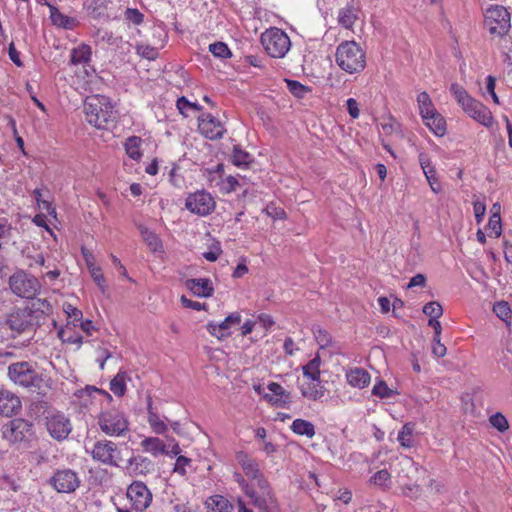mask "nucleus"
<instances>
[{
	"mask_svg": "<svg viewBox=\"0 0 512 512\" xmlns=\"http://www.w3.org/2000/svg\"><path fill=\"white\" fill-rule=\"evenodd\" d=\"M346 379L351 386L361 389L370 383L371 377L365 369L355 367L347 371Z\"/></svg>",
	"mask_w": 512,
	"mask_h": 512,
	"instance_id": "obj_25",
	"label": "nucleus"
},
{
	"mask_svg": "<svg viewBox=\"0 0 512 512\" xmlns=\"http://www.w3.org/2000/svg\"><path fill=\"white\" fill-rule=\"evenodd\" d=\"M139 232L143 241L147 244L149 249L153 252L162 251V241L158 235L143 225H138Z\"/></svg>",
	"mask_w": 512,
	"mask_h": 512,
	"instance_id": "obj_28",
	"label": "nucleus"
},
{
	"mask_svg": "<svg viewBox=\"0 0 512 512\" xmlns=\"http://www.w3.org/2000/svg\"><path fill=\"white\" fill-rule=\"evenodd\" d=\"M138 55L148 60H154L158 56V50L148 44L140 43L136 45Z\"/></svg>",
	"mask_w": 512,
	"mask_h": 512,
	"instance_id": "obj_49",
	"label": "nucleus"
},
{
	"mask_svg": "<svg viewBox=\"0 0 512 512\" xmlns=\"http://www.w3.org/2000/svg\"><path fill=\"white\" fill-rule=\"evenodd\" d=\"M252 161L251 155L242 150L240 147L235 146L232 153V162L238 167H246Z\"/></svg>",
	"mask_w": 512,
	"mask_h": 512,
	"instance_id": "obj_43",
	"label": "nucleus"
},
{
	"mask_svg": "<svg viewBox=\"0 0 512 512\" xmlns=\"http://www.w3.org/2000/svg\"><path fill=\"white\" fill-rule=\"evenodd\" d=\"M423 313L430 317L429 319V325L434 324V320L441 317L443 313L442 306L436 302L432 301L424 305L423 307Z\"/></svg>",
	"mask_w": 512,
	"mask_h": 512,
	"instance_id": "obj_42",
	"label": "nucleus"
},
{
	"mask_svg": "<svg viewBox=\"0 0 512 512\" xmlns=\"http://www.w3.org/2000/svg\"><path fill=\"white\" fill-rule=\"evenodd\" d=\"M372 394L381 399H384L395 396L397 392L389 388L386 382L381 380L374 385L372 389Z\"/></svg>",
	"mask_w": 512,
	"mask_h": 512,
	"instance_id": "obj_45",
	"label": "nucleus"
},
{
	"mask_svg": "<svg viewBox=\"0 0 512 512\" xmlns=\"http://www.w3.org/2000/svg\"><path fill=\"white\" fill-rule=\"evenodd\" d=\"M176 107L183 116L187 117V111L190 109V101L184 96L180 97L176 102Z\"/></svg>",
	"mask_w": 512,
	"mask_h": 512,
	"instance_id": "obj_62",
	"label": "nucleus"
},
{
	"mask_svg": "<svg viewBox=\"0 0 512 512\" xmlns=\"http://www.w3.org/2000/svg\"><path fill=\"white\" fill-rule=\"evenodd\" d=\"M335 62L348 74H359L366 67V53L355 41H343L335 52Z\"/></svg>",
	"mask_w": 512,
	"mask_h": 512,
	"instance_id": "obj_1",
	"label": "nucleus"
},
{
	"mask_svg": "<svg viewBox=\"0 0 512 512\" xmlns=\"http://www.w3.org/2000/svg\"><path fill=\"white\" fill-rule=\"evenodd\" d=\"M208 505L212 512H228L232 508L230 502L221 495L210 497Z\"/></svg>",
	"mask_w": 512,
	"mask_h": 512,
	"instance_id": "obj_39",
	"label": "nucleus"
},
{
	"mask_svg": "<svg viewBox=\"0 0 512 512\" xmlns=\"http://www.w3.org/2000/svg\"><path fill=\"white\" fill-rule=\"evenodd\" d=\"M47 430L57 440L66 439L72 430L71 423L63 414H53L47 418Z\"/></svg>",
	"mask_w": 512,
	"mask_h": 512,
	"instance_id": "obj_17",
	"label": "nucleus"
},
{
	"mask_svg": "<svg viewBox=\"0 0 512 512\" xmlns=\"http://www.w3.org/2000/svg\"><path fill=\"white\" fill-rule=\"evenodd\" d=\"M487 230L489 231V236H494L498 238L502 233V224L500 217V206H498V210L496 212H492V215L489 218V222L487 225Z\"/></svg>",
	"mask_w": 512,
	"mask_h": 512,
	"instance_id": "obj_37",
	"label": "nucleus"
},
{
	"mask_svg": "<svg viewBox=\"0 0 512 512\" xmlns=\"http://www.w3.org/2000/svg\"><path fill=\"white\" fill-rule=\"evenodd\" d=\"M257 319L260 326L265 330L271 329V327L275 324L273 318L265 313L259 314Z\"/></svg>",
	"mask_w": 512,
	"mask_h": 512,
	"instance_id": "obj_58",
	"label": "nucleus"
},
{
	"mask_svg": "<svg viewBox=\"0 0 512 512\" xmlns=\"http://www.w3.org/2000/svg\"><path fill=\"white\" fill-rule=\"evenodd\" d=\"M12 226L9 223L8 219L1 218L0 219V238H8L11 235Z\"/></svg>",
	"mask_w": 512,
	"mask_h": 512,
	"instance_id": "obj_60",
	"label": "nucleus"
},
{
	"mask_svg": "<svg viewBox=\"0 0 512 512\" xmlns=\"http://www.w3.org/2000/svg\"><path fill=\"white\" fill-rule=\"evenodd\" d=\"M425 284H426L425 275L419 273L410 279L407 287L408 288L417 287V286L424 287Z\"/></svg>",
	"mask_w": 512,
	"mask_h": 512,
	"instance_id": "obj_64",
	"label": "nucleus"
},
{
	"mask_svg": "<svg viewBox=\"0 0 512 512\" xmlns=\"http://www.w3.org/2000/svg\"><path fill=\"white\" fill-rule=\"evenodd\" d=\"M190 464H191L190 458H188L186 456L179 455L176 459V463L174 465L173 471L181 476H185L187 473L186 467L190 466Z\"/></svg>",
	"mask_w": 512,
	"mask_h": 512,
	"instance_id": "obj_54",
	"label": "nucleus"
},
{
	"mask_svg": "<svg viewBox=\"0 0 512 512\" xmlns=\"http://www.w3.org/2000/svg\"><path fill=\"white\" fill-rule=\"evenodd\" d=\"M185 286L197 297H210L214 291L213 284L208 278L188 279Z\"/></svg>",
	"mask_w": 512,
	"mask_h": 512,
	"instance_id": "obj_21",
	"label": "nucleus"
},
{
	"mask_svg": "<svg viewBox=\"0 0 512 512\" xmlns=\"http://www.w3.org/2000/svg\"><path fill=\"white\" fill-rule=\"evenodd\" d=\"M8 375L15 384L23 387L34 386L39 380L38 375L27 362L11 364L8 369Z\"/></svg>",
	"mask_w": 512,
	"mask_h": 512,
	"instance_id": "obj_14",
	"label": "nucleus"
},
{
	"mask_svg": "<svg viewBox=\"0 0 512 512\" xmlns=\"http://www.w3.org/2000/svg\"><path fill=\"white\" fill-rule=\"evenodd\" d=\"M450 91L469 117L485 127L492 126L493 116L486 106L472 98L467 91L458 84H452Z\"/></svg>",
	"mask_w": 512,
	"mask_h": 512,
	"instance_id": "obj_3",
	"label": "nucleus"
},
{
	"mask_svg": "<svg viewBox=\"0 0 512 512\" xmlns=\"http://www.w3.org/2000/svg\"><path fill=\"white\" fill-rule=\"evenodd\" d=\"M300 390L303 397L316 401L324 396L325 388L321 384V380L305 379L300 384Z\"/></svg>",
	"mask_w": 512,
	"mask_h": 512,
	"instance_id": "obj_22",
	"label": "nucleus"
},
{
	"mask_svg": "<svg viewBox=\"0 0 512 512\" xmlns=\"http://www.w3.org/2000/svg\"><path fill=\"white\" fill-rule=\"evenodd\" d=\"M141 446L144 451L151 453L153 456L165 454V452H167L166 444L157 437H147L143 439Z\"/></svg>",
	"mask_w": 512,
	"mask_h": 512,
	"instance_id": "obj_29",
	"label": "nucleus"
},
{
	"mask_svg": "<svg viewBox=\"0 0 512 512\" xmlns=\"http://www.w3.org/2000/svg\"><path fill=\"white\" fill-rule=\"evenodd\" d=\"M147 410L148 422L152 430L157 434H164L168 429L167 425L160 419L159 415L153 411L151 399L148 400Z\"/></svg>",
	"mask_w": 512,
	"mask_h": 512,
	"instance_id": "obj_31",
	"label": "nucleus"
},
{
	"mask_svg": "<svg viewBox=\"0 0 512 512\" xmlns=\"http://www.w3.org/2000/svg\"><path fill=\"white\" fill-rule=\"evenodd\" d=\"M291 430L295 434L306 436L308 438H312L315 435L314 425L310 421L304 419L294 420L291 425Z\"/></svg>",
	"mask_w": 512,
	"mask_h": 512,
	"instance_id": "obj_33",
	"label": "nucleus"
},
{
	"mask_svg": "<svg viewBox=\"0 0 512 512\" xmlns=\"http://www.w3.org/2000/svg\"><path fill=\"white\" fill-rule=\"evenodd\" d=\"M313 332H314L316 342L319 345V349H326L329 347L336 348L332 342L331 336L329 335V333L326 330H324L320 327H316V328H314Z\"/></svg>",
	"mask_w": 512,
	"mask_h": 512,
	"instance_id": "obj_40",
	"label": "nucleus"
},
{
	"mask_svg": "<svg viewBox=\"0 0 512 512\" xmlns=\"http://www.w3.org/2000/svg\"><path fill=\"white\" fill-rule=\"evenodd\" d=\"M422 120L436 136H443L446 133V121L438 111L422 117Z\"/></svg>",
	"mask_w": 512,
	"mask_h": 512,
	"instance_id": "obj_24",
	"label": "nucleus"
},
{
	"mask_svg": "<svg viewBox=\"0 0 512 512\" xmlns=\"http://www.w3.org/2000/svg\"><path fill=\"white\" fill-rule=\"evenodd\" d=\"M346 107L349 115L353 119H357L360 115V110L358 107V102L354 98H349L346 101Z\"/></svg>",
	"mask_w": 512,
	"mask_h": 512,
	"instance_id": "obj_56",
	"label": "nucleus"
},
{
	"mask_svg": "<svg viewBox=\"0 0 512 512\" xmlns=\"http://www.w3.org/2000/svg\"><path fill=\"white\" fill-rule=\"evenodd\" d=\"M390 479H391L390 473L386 469H383V470H380V471L376 472L370 478V482L373 483L376 486L383 487L388 482H390Z\"/></svg>",
	"mask_w": 512,
	"mask_h": 512,
	"instance_id": "obj_51",
	"label": "nucleus"
},
{
	"mask_svg": "<svg viewBox=\"0 0 512 512\" xmlns=\"http://www.w3.org/2000/svg\"><path fill=\"white\" fill-rule=\"evenodd\" d=\"M216 203L212 195L204 190H199L187 196L185 207L193 214L206 216L212 213Z\"/></svg>",
	"mask_w": 512,
	"mask_h": 512,
	"instance_id": "obj_11",
	"label": "nucleus"
},
{
	"mask_svg": "<svg viewBox=\"0 0 512 512\" xmlns=\"http://www.w3.org/2000/svg\"><path fill=\"white\" fill-rule=\"evenodd\" d=\"M9 286L14 294L27 299L33 298L40 289L38 279L23 270H19L10 276Z\"/></svg>",
	"mask_w": 512,
	"mask_h": 512,
	"instance_id": "obj_8",
	"label": "nucleus"
},
{
	"mask_svg": "<svg viewBox=\"0 0 512 512\" xmlns=\"http://www.w3.org/2000/svg\"><path fill=\"white\" fill-rule=\"evenodd\" d=\"M91 47L86 44H81L71 51V63L74 65L87 64L91 59Z\"/></svg>",
	"mask_w": 512,
	"mask_h": 512,
	"instance_id": "obj_30",
	"label": "nucleus"
},
{
	"mask_svg": "<svg viewBox=\"0 0 512 512\" xmlns=\"http://www.w3.org/2000/svg\"><path fill=\"white\" fill-rule=\"evenodd\" d=\"M198 121L199 131L208 139L215 140L222 138L226 132V129L221 121L211 114H203L201 117H199Z\"/></svg>",
	"mask_w": 512,
	"mask_h": 512,
	"instance_id": "obj_16",
	"label": "nucleus"
},
{
	"mask_svg": "<svg viewBox=\"0 0 512 512\" xmlns=\"http://www.w3.org/2000/svg\"><path fill=\"white\" fill-rule=\"evenodd\" d=\"M167 446V452H165V455H168L170 457L177 456L181 453V448L178 444V442L175 441V439L169 440Z\"/></svg>",
	"mask_w": 512,
	"mask_h": 512,
	"instance_id": "obj_59",
	"label": "nucleus"
},
{
	"mask_svg": "<svg viewBox=\"0 0 512 512\" xmlns=\"http://www.w3.org/2000/svg\"><path fill=\"white\" fill-rule=\"evenodd\" d=\"M493 311L504 322H508L511 318L512 311L510 306L505 301H500L494 304Z\"/></svg>",
	"mask_w": 512,
	"mask_h": 512,
	"instance_id": "obj_47",
	"label": "nucleus"
},
{
	"mask_svg": "<svg viewBox=\"0 0 512 512\" xmlns=\"http://www.w3.org/2000/svg\"><path fill=\"white\" fill-rule=\"evenodd\" d=\"M265 51L273 58H283L291 48L289 36L281 29L273 27L261 35Z\"/></svg>",
	"mask_w": 512,
	"mask_h": 512,
	"instance_id": "obj_5",
	"label": "nucleus"
},
{
	"mask_svg": "<svg viewBox=\"0 0 512 512\" xmlns=\"http://www.w3.org/2000/svg\"><path fill=\"white\" fill-rule=\"evenodd\" d=\"M125 470L133 477L146 476L155 471V463L148 457L134 455L127 460Z\"/></svg>",
	"mask_w": 512,
	"mask_h": 512,
	"instance_id": "obj_18",
	"label": "nucleus"
},
{
	"mask_svg": "<svg viewBox=\"0 0 512 512\" xmlns=\"http://www.w3.org/2000/svg\"><path fill=\"white\" fill-rule=\"evenodd\" d=\"M417 103L421 117L437 111L429 94L425 91L418 94Z\"/></svg>",
	"mask_w": 512,
	"mask_h": 512,
	"instance_id": "obj_35",
	"label": "nucleus"
},
{
	"mask_svg": "<svg viewBox=\"0 0 512 512\" xmlns=\"http://www.w3.org/2000/svg\"><path fill=\"white\" fill-rule=\"evenodd\" d=\"M98 424L102 432L108 436H124L129 430V422L124 414L111 409L100 413Z\"/></svg>",
	"mask_w": 512,
	"mask_h": 512,
	"instance_id": "obj_7",
	"label": "nucleus"
},
{
	"mask_svg": "<svg viewBox=\"0 0 512 512\" xmlns=\"http://www.w3.org/2000/svg\"><path fill=\"white\" fill-rule=\"evenodd\" d=\"M420 165L423 169L431 190L438 194L441 191V184L436 177V171L434 167L431 165L429 159L424 156H420Z\"/></svg>",
	"mask_w": 512,
	"mask_h": 512,
	"instance_id": "obj_27",
	"label": "nucleus"
},
{
	"mask_svg": "<svg viewBox=\"0 0 512 512\" xmlns=\"http://www.w3.org/2000/svg\"><path fill=\"white\" fill-rule=\"evenodd\" d=\"M241 323V315L238 312L229 314L221 323H209L207 325L208 332L223 339L231 335L232 330L237 328Z\"/></svg>",
	"mask_w": 512,
	"mask_h": 512,
	"instance_id": "obj_15",
	"label": "nucleus"
},
{
	"mask_svg": "<svg viewBox=\"0 0 512 512\" xmlns=\"http://www.w3.org/2000/svg\"><path fill=\"white\" fill-rule=\"evenodd\" d=\"M91 456L93 460L113 467H118L121 460V452L117 444L106 439L94 443Z\"/></svg>",
	"mask_w": 512,
	"mask_h": 512,
	"instance_id": "obj_10",
	"label": "nucleus"
},
{
	"mask_svg": "<svg viewBox=\"0 0 512 512\" xmlns=\"http://www.w3.org/2000/svg\"><path fill=\"white\" fill-rule=\"evenodd\" d=\"M414 432V424L406 423L398 433L397 440L404 448H411L414 445L412 434Z\"/></svg>",
	"mask_w": 512,
	"mask_h": 512,
	"instance_id": "obj_36",
	"label": "nucleus"
},
{
	"mask_svg": "<svg viewBox=\"0 0 512 512\" xmlns=\"http://www.w3.org/2000/svg\"><path fill=\"white\" fill-rule=\"evenodd\" d=\"M141 144H142V139L137 136H131L126 140V142L124 144L125 151L131 159L136 160V161L141 159V157H142Z\"/></svg>",
	"mask_w": 512,
	"mask_h": 512,
	"instance_id": "obj_32",
	"label": "nucleus"
},
{
	"mask_svg": "<svg viewBox=\"0 0 512 512\" xmlns=\"http://www.w3.org/2000/svg\"><path fill=\"white\" fill-rule=\"evenodd\" d=\"M125 20L134 24L140 25L144 21V15L136 8H127L124 12Z\"/></svg>",
	"mask_w": 512,
	"mask_h": 512,
	"instance_id": "obj_50",
	"label": "nucleus"
},
{
	"mask_svg": "<svg viewBox=\"0 0 512 512\" xmlns=\"http://www.w3.org/2000/svg\"><path fill=\"white\" fill-rule=\"evenodd\" d=\"M89 273H90L93 281L95 282V284L101 291V293L105 294L107 291V284H106V279L104 277V274L102 273L101 267L100 266H97L95 268L92 267V269L89 270Z\"/></svg>",
	"mask_w": 512,
	"mask_h": 512,
	"instance_id": "obj_46",
	"label": "nucleus"
},
{
	"mask_svg": "<svg viewBox=\"0 0 512 512\" xmlns=\"http://www.w3.org/2000/svg\"><path fill=\"white\" fill-rule=\"evenodd\" d=\"M320 355L316 354L308 364L303 366V376L305 379L317 380L320 379Z\"/></svg>",
	"mask_w": 512,
	"mask_h": 512,
	"instance_id": "obj_34",
	"label": "nucleus"
},
{
	"mask_svg": "<svg viewBox=\"0 0 512 512\" xmlns=\"http://www.w3.org/2000/svg\"><path fill=\"white\" fill-rule=\"evenodd\" d=\"M51 18L54 24H57L62 27H69L70 19L60 13H51Z\"/></svg>",
	"mask_w": 512,
	"mask_h": 512,
	"instance_id": "obj_63",
	"label": "nucleus"
},
{
	"mask_svg": "<svg viewBox=\"0 0 512 512\" xmlns=\"http://www.w3.org/2000/svg\"><path fill=\"white\" fill-rule=\"evenodd\" d=\"M81 253H82V256H83V258L85 260V263H86V266H87L88 270L92 269V267L95 268V267L98 266V265H96L95 257H94L93 253L90 250H88L85 247H82L81 248Z\"/></svg>",
	"mask_w": 512,
	"mask_h": 512,
	"instance_id": "obj_57",
	"label": "nucleus"
},
{
	"mask_svg": "<svg viewBox=\"0 0 512 512\" xmlns=\"http://www.w3.org/2000/svg\"><path fill=\"white\" fill-rule=\"evenodd\" d=\"M484 25L491 35L501 37L510 30V14L503 6L492 5L485 11Z\"/></svg>",
	"mask_w": 512,
	"mask_h": 512,
	"instance_id": "obj_6",
	"label": "nucleus"
},
{
	"mask_svg": "<svg viewBox=\"0 0 512 512\" xmlns=\"http://www.w3.org/2000/svg\"><path fill=\"white\" fill-rule=\"evenodd\" d=\"M244 492L261 512H277V499L266 479H258V482L245 484Z\"/></svg>",
	"mask_w": 512,
	"mask_h": 512,
	"instance_id": "obj_4",
	"label": "nucleus"
},
{
	"mask_svg": "<svg viewBox=\"0 0 512 512\" xmlns=\"http://www.w3.org/2000/svg\"><path fill=\"white\" fill-rule=\"evenodd\" d=\"M209 51L218 58H228L231 52L224 42H215L209 45Z\"/></svg>",
	"mask_w": 512,
	"mask_h": 512,
	"instance_id": "obj_48",
	"label": "nucleus"
},
{
	"mask_svg": "<svg viewBox=\"0 0 512 512\" xmlns=\"http://www.w3.org/2000/svg\"><path fill=\"white\" fill-rule=\"evenodd\" d=\"M357 19L358 11L353 5L347 4L338 11L337 21L345 29H351Z\"/></svg>",
	"mask_w": 512,
	"mask_h": 512,
	"instance_id": "obj_26",
	"label": "nucleus"
},
{
	"mask_svg": "<svg viewBox=\"0 0 512 512\" xmlns=\"http://www.w3.org/2000/svg\"><path fill=\"white\" fill-rule=\"evenodd\" d=\"M238 184H239V182H238L237 178L234 176H227L225 178V180L223 181V187L227 193L235 191Z\"/></svg>",
	"mask_w": 512,
	"mask_h": 512,
	"instance_id": "obj_61",
	"label": "nucleus"
},
{
	"mask_svg": "<svg viewBox=\"0 0 512 512\" xmlns=\"http://www.w3.org/2000/svg\"><path fill=\"white\" fill-rule=\"evenodd\" d=\"M20 410V398L8 390L0 389V415L12 417L18 414Z\"/></svg>",
	"mask_w": 512,
	"mask_h": 512,
	"instance_id": "obj_19",
	"label": "nucleus"
},
{
	"mask_svg": "<svg viewBox=\"0 0 512 512\" xmlns=\"http://www.w3.org/2000/svg\"><path fill=\"white\" fill-rule=\"evenodd\" d=\"M127 497L137 511L146 510L152 502V493L142 481L132 482L127 489Z\"/></svg>",
	"mask_w": 512,
	"mask_h": 512,
	"instance_id": "obj_13",
	"label": "nucleus"
},
{
	"mask_svg": "<svg viewBox=\"0 0 512 512\" xmlns=\"http://www.w3.org/2000/svg\"><path fill=\"white\" fill-rule=\"evenodd\" d=\"M32 424L25 419L15 418L2 427L3 438L10 443L26 441L31 435Z\"/></svg>",
	"mask_w": 512,
	"mask_h": 512,
	"instance_id": "obj_12",
	"label": "nucleus"
},
{
	"mask_svg": "<svg viewBox=\"0 0 512 512\" xmlns=\"http://www.w3.org/2000/svg\"><path fill=\"white\" fill-rule=\"evenodd\" d=\"M84 112L89 124L98 129L106 128L116 118V112L110 99L103 95H93L86 98Z\"/></svg>",
	"mask_w": 512,
	"mask_h": 512,
	"instance_id": "obj_2",
	"label": "nucleus"
},
{
	"mask_svg": "<svg viewBox=\"0 0 512 512\" xmlns=\"http://www.w3.org/2000/svg\"><path fill=\"white\" fill-rule=\"evenodd\" d=\"M49 485L58 493H73L80 484L79 474L70 468L57 469L48 481Z\"/></svg>",
	"mask_w": 512,
	"mask_h": 512,
	"instance_id": "obj_9",
	"label": "nucleus"
},
{
	"mask_svg": "<svg viewBox=\"0 0 512 512\" xmlns=\"http://www.w3.org/2000/svg\"><path fill=\"white\" fill-rule=\"evenodd\" d=\"M473 211H474L476 222L478 224L481 223L484 218L485 212H486L485 203L482 201H475L473 203Z\"/></svg>",
	"mask_w": 512,
	"mask_h": 512,
	"instance_id": "obj_55",
	"label": "nucleus"
},
{
	"mask_svg": "<svg viewBox=\"0 0 512 512\" xmlns=\"http://www.w3.org/2000/svg\"><path fill=\"white\" fill-rule=\"evenodd\" d=\"M286 82L289 91L298 98H303L305 94L308 92L307 87H305L298 81L287 80Z\"/></svg>",
	"mask_w": 512,
	"mask_h": 512,
	"instance_id": "obj_53",
	"label": "nucleus"
},
{
	"mask_svg": "<svg viewBox=\"0 0 512 512\" xmlns=\"http://www.w3.org/2000/svg\"><path fill=\"white\" fill-rule=\"evenodd\" d=\"M237 460L241 465L245 475L251 478L252 482H258V479H265L259 471L257 462L247 454L241 452L237 455Z\"/></svg>",
	"mask_w": 512,
	"mask_h": 512,
	"instance_id": "obj_23",
	"label": "nucleus"
},
{
	"mask_svg": "<svg viewBox=\"0 0 512 512\" xmlns=\"http://www.w3.org/2000/svg\"><path fill=\"white\" fill-rule=\"evenodd\" d=\"M32 314L28 309H16L12 311L6 320V324L18 333L32 325Z\"/></svg>",
	"mask_w": 512,
	"mask_h": 512,
	"instance_id": "obj_20",
	"label": "nucleus"
},
{
	"mask_svg": "<svg viewBox=\"0 0 512 512\" xmlns=\"http://www.w3.org/2000/svg\"><path fill=\"white\" fill-rule=\"evenodd\" d=\"M73 328V326H65L59 330L58 336L63 343H79L81 341V336L74 332Z\"/></svg>",
	"mask_w": 512,
	"mask_h": 512,
	"instance_id": "obj_44",
	"label": "nucleus"
},
{
	"mask_svg": "<svg viewBox=\"0 0 512 512\" xmlns=\"http://www.w3.org/2000/svg\"><path fill=\"white\" fill-rule=\"evenodd\" d=\"M126 374L125 372H119L110 382V390L116 396H123L126 392Z\"/></svg>",
	"mask_w": 512,
	"mask_h": 512,
	"instance_id": "obj_41",
	"label": "nucleus"
},
{
	"mask_svg": "<svg viewBox=\"0 0 512 512\" xmlns=\"http://www.w3.org/2000/svg\"><path fill=\"white\" fill-rule=\"evenodd\" d=\"M63 310L68 319L66 326L78 327V322L83 318L82 311L69 303L63 305Z\"/></svg>",
	"mask_w": 512,
	"mask_h": 512,
	"instance_id": "obj_38",
	"label": "nucleus"
},
{
	"mask_svg": "<svg viewBox=\"0 0 512 512\" xmlns=\"http://www.w3.org/2000/svg\"><path fill=\"white\" fill-rule=\"evenodd\" d=\"M491 425L500 432H504L509 428L507 419L501 414L496 413L490 417Z\"/></svg>",
	"mask_w": 512,
	"mask_h": 512,
	"instance_id": "obj_52",
	"label": "nucleus"
}]
</instances>
